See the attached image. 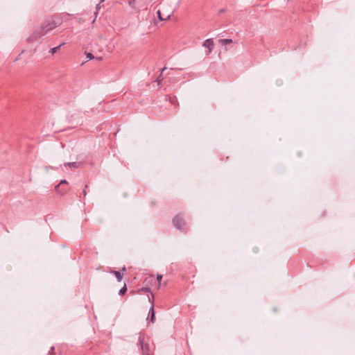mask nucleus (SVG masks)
I'll use <instances>...</instances> for the list:
<instances>
[{
    "label": "nucleus",
    "instance_id": "8",
    "mask_svg": "<svg viewBox=\"0 0 355 355\" xmlns=\"http://www.w3.org/2000/svg\"><path fill=\"white\" fill-rule=\"evenodd\" d=\"M111 272L113 273L116 276L118 282H121L122 280L123 272H121L120 271H115V270L111 271Z\"/></svg>",
    "mask_w": 355,
    "mask_h": 355
},
{
    "label": "nucleus",
    "instance_id": "14",
    "mask_svg": "<svg viewBox=\"0 0 355 355\" xmlns=\"http://www.w3.org/2000/svg\"><path fill=\"white\" fill-rule=\"evenodd\" d=\"M162 279V275H157V281H158L159 282H161Z\"/></svg>",
    "mask_w": 355,
    "mask_h": 355
},
{
    "label": "nucleus",
    "instance_id": "10",
    "mask_svg": "<svg viewBox=\"0 0 355 355\" xmlns=\"http://www.w3.org/2000/svg\"><path fill=\"white\" fill-rule=\"evenodd\" d=\"M221 44H228L232 42L231 39H220L218 41Z\"/></svg>",
    "mask_w": 355,
    "mask_h": 355
},
{
    "label": "nucleus",
    "instance_id": "6",
    "mask_svg": "<svg viewBox=\"0 0 355 355\" xmlns=\"http://www.w3.org/2000/svg\"><path fill=\"white\" fill-rule=\"evenodd\" d=\"M157 17L159 19V21H166L168 19L170 18V15H167L166 16H163L161 13V11L160 10H157Z\"/></svg>",
    "mask_w": 355,
    "mask_h": 355
},
{
    "label": "nucleus",
    "instance_id": "9",
    "mask_svg": "<svg viewBox=\"0 0 355 355\" xmlns=\"http://www.w3.org/2000/svg\"><path fill=\"white\" fill-rule=\"evenodd\" d=\"M64 166H67L70 168H78L80 167V164L77 163V162H69V163L64 164Z\"/></svg>",
    "mask_w": 355,
    "mask_h": 355
},
{
    "label": "nucleus",
    "instance_id": "11",
    "mask_svg": "<svg viewBox=\"0 0 355 355\" xmlns=\"http://www.w3.org/2000/svg\"><path fill=\"white\" fill-rule=\"evenodd\" d=\"M64 45V43L61 44L60 45L58 46H55L54 48H52L51 50H50V52L52 53V54H54L55 53L58 49H60V48Z\"/></svg>",
    "mask_w": 355,
    "mask_h": 355
},
{
    "label": "nucleus",
    "instance_id": "1",
    "mask_svg": "<svg viewBox=\"0 0 355 355\" xmlns=\"http://www.w3.org/2000/svg\"><path fill=\"white\" fill-rule=\"evenodd\" d=\"M56 26L57 24L53 19L46 20L40 28L34 31L33 37L34 39L40 38L45 35L50 31L54 29Z\"/></svg>",
    "mask_w": 355,
    "mask_h": 355
},
{
    "label": "nucleus",
    "instance_id": "12",
    "mask_svg": "<svg viewBox=\"0 0 355 355\" xmlns=\"http://www.w3.org/2000/svg\"><path fill=\"white\" fill-rule=\"evenodd\" d=\"M126 291H127L126 286H125V285H124V286H123V287H122V288L120 289V291H119V295H124V294L125 293Z\"/></svg>",
    "mask_w": 355,
    "mask_h": 355
},
{
    "label": "nucleus",
    "instance_id": "13",
    "mask_svg": "<svg viewBox=\"0 0 355 355\" xmlns=\"http://www.w3.org/2000/svg\"><path fill=\"white\" fill-rule=\"evenodd\" d=\"M86 55H87V58H88L89 60H92V59H94V57L93 54H92V53H87L86 54Z\"/></svg>",
    "mask_w": 355,
    "mask_h": 355
},
{
    "label": "nucleus",
    "instance_id": "23",
    "mask_svg": "<svg viewBox=\"0 0 355 355\" xmlns=\"http://www.w3.org/2000/svg\"><path fill=\"white\" fill-rule=\"evenodd\" d=\"M101 1V3L103 2L105 0H100Z\"/></svg>",
    "mask_w": 355,
    "mask_h": 355
},
{
    "label": "nucleus",
    "instance_id": "22",
    "mask_svg": "<svg viewBox=\"0 0 355 355\" xmlns=\"http://www.w3.org/2000/svg\"><path fill=\"white\" fill-rule=\"evenodd\" d=\"M83 193H84V195L85 196V195H86V191H85V190H84V191H83Z\"/></svg>",
    "mask_w": 355,
    "mask_h": 355
},
{
    "label": "nucleus",
    "instance_id": "20",
    "mask_svg": "<svg viewBox=\"0 0 355 355\" xmlns=\"http://www.w3.org/2000/svg\"><path fill=\"white\" fill-rule=\"evenodd\" d=\"M58 187H59V184H58V185H56V186H55V189L57 190Z\"/></svg>",
    "mask_w": 355,
    "mask_h": 355
},
{
    "label": "nucleus",
    "instance_id": "19",
    "mask_svg": "<svg viewBox=\"0 0 355 355\" xmlns=\"http://www.w3.org/2000/svg\"><path fill=\"white\" fill-rule=\"evenodd\" d=\"M125 270H126V269H125V267H123V268L121 269V270L120 272H123V273H124V272L125 271Z\"/></svg>",
    "mask_w": 355,
    "mask_h": 355
},
{
    "label": "nucleus",
    "instance_id": "21",
    "mask_svg": "<svg viewBox=\"0 0 355 355\" xmlns=\"http://www.w3.org/2000/svg\"><path fill=\"white\" fill-rule=\"evenodd\" d=\"M166 67H164V68H163V69H162V71H164V70H166Z\"/></svg>",
    "mask_w": 355,
    "mask_h": 355
},
{
    "label": "nucleus",
    "instance_id": "15",
    "mask_svg": "<svg viewBox=\"0 0 355 355\" xmlns=\"http://www.w3.org/2000/svg\"><path fill=\"white\" fill-rule=\"evenodd\" d=\"M141 291L144 292H150V289L149 288H143Z\"/></svg>",
    "mask_w": 355,
    "mask_h": 355
},
{
    "label": "nucleus",
    "instance_id": "4",
    "mask_svg": "<svg viewBox=\"0 0 355 355\" xmlns=\"http://www.w3.org/2000/svg\"><path fill=\"white\" fill-rule=\"evenodd\" d=\"M173 225L180 230L185 226L186 221L181 216L177 215L173 219Z\"/></svg>",
    "mask_w": 355,
    "mask_h": 355
},
{
    "label": "nucleus",
    "instance_id": "7",
    "mask_svg": "<svg viewBox=\"0 0 355 355\" xmlns=\"http://www.w3.org/2000/svg\"><path fill=\"white\" fill-rule=\"evenodd\" d=\"M149 314L150 315V321L154 323L155 322V311H154V306L153 304H152V306L149 310Z\"/></svg>",
    "mask_w": 355,
    "mask_h": 355
},
{
    "label": "nucleus",
    "instance_id": "17",
    "mask_svg": "<svg viewBox=\"0 0 355 355\" xmlns=\"http://www.w3.org/2000/svg\"><path fill=\"white\" fill-rule=\"evenodd\" d=\"M60 184H67V182L65 180H62L60 181Z\"/></svg>",
    "mask_w": 355,
    "mask_h": 355
},
{
    "label": "nucleus",
    "instance_id": "18",
    "mask_svg": "<svg viewBox=\"0 0 355 355\" xmlns=\"http://www.w3.org/2000/svg\"><path fill=\"white\" fill-rule=\"evenodd\" d=\"M125 270H126V269H125V267H123V268L121 269V270L120 272H123V273H124V272L125 271Z\"/></svg>",
    "mask_w": 355,
    "mask_h": 355
},
{
    "label": "nucleus",
    "instance_id": "16",
    "mask_svg": "<svg viewBox=\"0 0 355 355\" xmlns=\"http://www.w3.org/2000/svg\"><path fill=\"white\" fill-rule=\"evenodd\" d=\"M96 9L97 10H100V9H101V5H100V3H98V4H97V5H96Z\"/></svg>",
    "mask_w": 355,
    "mask_h": 355
},
{
    "label": "nucleus",
    "instance_id": "2",
    "mask_svg": "<svg viewBox=\"0 0 355 355\" xmlns=\"http://www.w3.org/2000/svg\"><path fill=\"white\" fill-rule=\"evenodd\" d=\"M128 5L137 12H139L141 10H147L148 3L146 0H129Z\"/></svg>",
    "mask_w": 355,
    "mask_h": 355
},
{
    "label": "nucleus",
    "instance_id": "5",
    "mask_svg": "<svg viewBox=\"0 0 355 355\" xmlns=\"http://www.w3.org/2000/svg\"><path fill=\"white\" fill-rule=\"evenodd\" d=\"M202 46L209 49L207 54L210 53L214 47V42L211 39L205 40L202 44Z\"/></svg>",
    "mask_w": 355,
    "mask_h": 355
},
{
    "label": "nucleus",
    "instance_id": "3",
    "mask_svg": "<svg viewBox=\"0 0 355 355\" xmlns=\"http://www.w3.org/2000/svg\"><path fill=\"white\" fill-rule=\"evenodd\" d=\"M139 343L141 345V349L143 355H150V347L146 343V337L144 335H140L139 337Z\"/></svg>",
    "mask_w": 355,
    "mask_h": 355
}]
</instances>
